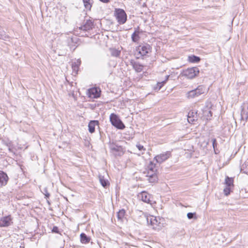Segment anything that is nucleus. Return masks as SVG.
<instances>
[{
	"label": "nucleus",
	"mask_w": 248,
	"mask_h": 248,
	"mask_svg": "<svg viewBox=\"0 0 248 248\" xmlns=\"http://www.w3.org/2000/svg\"><path fill=\"white\" fill-rule=\"evenodd\" d=\"M80 64V61H77V62H75L72 64V69L75 73H77L78 69V65Z\"/></svg>",
	"instance_id": "obj_23"
},
{
	"label": "nucleus",
	"mask_w": 248,
	"mask_h": 248,
	"mask_svg": "<svg viewBox=\"0 0 248 248\" xmlns=\"http://www.w3.org/2000/svg\"><path fill=\"white\" fill-rule=\"evenodd\" d=\"M241 116L242 120L246 121L248 119V103H244L242 106Z\"/></svg>",
	"instance_id": "obj_11"
},
{
	"label": "nucleus",
	"mask_w": 248,
	"mask_h": 248,
	"mask_svg": "<svg viewBox=\"0 0 248 248\" xmlns=\"http://www.w3.org/2000/svg\"><path fill=\"white\" fill-rule=\"evenodd\" d=\"M80 241L83 244L88 243L91 240L90 237L87 236V235L86 234H85L84 233H81L80 234Z\"/></svg>",
	"instance_id": "obj_17"
},
{
	"label": "nucleus",
	"mask_w": 248,
	"mask_h": 248,
	"mask_svg": "<svg viewBox=\"0 0 248 248\" xmlns=\"http://www.w3.org/2000/svg\"><path fill=\"white\" fill-rule=\"evenodd\" d=\"M169 77V76H167L165 80L157 83V85L159 86V89H160L161 87L165 83L166 81L168 80Z\"/></svg>",
	"instance_id": "obj_30"
},
{
	"label": "nucleus",
	"mask_w": 248,
	"mask_h": 248,
	"mask_svg": "<svg viewBox=\"0 0 248 248\" xmlns=\"http://www.w3.org/2000/svg\"><path fill=\"white\" fill-rule=\"evenodd\" d=\"M187 217L188 219H197L196 213H188L187 214Z\"/></svg>",
	"instance_id": "obj_27"
},
{
	"label": "nucleus",
	"mask_w": 248,
	"mask_h": 248,
	"mask_svg": "<svg viewBox=\"0 0 248 248\" xmlns=\"http://www.w3.org/2000/svg\"><path fill=\"white\" fill-rule=\"evenodd\" d=\"M100 90L97 88H93L89 90V96L91 98H96L100 95Z\"/></svg>",
	"instance_id": "obj_12"
},
{
	"label": "nucleus",
	"mask_w": 248,
	"mask_h": 248,
	"mask_svg": "<svg viewBox=\"0 0 248 248\" xmlns=\"http://www.w3.org/2000/svg\"><path fill=\"white\" fill-rule=\"evenodd\" d=\"M100 0L104 3H108L109 1V0Z\"/></svg>",
	"instance_id": "obj_35"
},
{
	"label": "nucleus",
	"mask_w": 248,
	"mask_h": 248,
	"mask_svg": "<svg viewBox=\"0 0 248 248\" xmlns=\"http://www.w3.org/2000/svg\"><path fill=\"white\" fill-rule=\"evenodd\" d=\"M84 6L87 9L90 10L92 7V0H82Z\"/></svg>",
	"instance_id": "obj_21"
},
{
	"label": "nucleus",
	"mask_w": 248,
	"mask_h": 248,
	"mask_svg": "<svg viewBox=\"0 0 248 248\" xmlns=\"http://www.w3.org/2000/svg\"><path fill=\"white\" fill-rule=\"evenodd\" d=\"M138 197L140 199L144 202L149 203L151 205H153L155 203V202L153 200V198L151 195L145 191L141 192L139 194Z\"/></svg>",
	"instance_id": "obj_8"
},
{
	"label": "nucleus",
	"mask_w": 248,
	"mask_h": 248,
	"mask_svg": "<svg viewBox=\"0 0 248 248\" xmlns=\"http://www.w3.org/2000/svg\"><path fill=\"white\" fill-rule=\"evenodd\" d=\"M199 73V68L194 67L184 70L182 73V76L188 79H192L197 76Z\"/></svg>",
	"instance_id": "obj_3"
},
{
	"label": "nucleus",
	"mask_w": 248,
	"mask_h": 248,
	"mask_svg": "<svg viewBox=\"0 0 248 248\" xmlns=\"http://www.w3.org/2000/svg\"><path fill=\"white\" fill-rule=\"evenodd\" d=\"M151 47L148 44L140 45L136 48V53L138 58L146 55L150 51Z\"/></svg>",
	"instance_id": "obj_5"
},
{
	"label": "nucleus",
	"mask_w": 248,
	"mask_h": 248,
	"mask_svg": "<svg viewBox=\"0 0 248 248\" xmlns=\"http://www.w3.org/2000/svg\"><path fill=\"white\" fill-rule=\"evenodd\" d=\"M170 152L167 151L165 153L157 155L155 157V159L157 163L160 164L169 158L170 157Z\"/></svg>",
	"instance_id": "obj_10"
},
{
	"label": "nucleus",
	"mask_w": 248,
	"mask_h": 248,
	"mask_svg": "<svg viewBox=\"0 0 248 248\" xmlns=\"http://www.w3.org/2000/svg\"><path fill=\"white\" fill-rule=\"evenodd\" d=\"M110 149L113 153L115 152H121L122 148L121 146L112 144L110 145Z\"/></svg>",
	"instance_id": "obj_20"
},
{
	"label": "nucleus",
	"mask_w": 248,
	"mask_h": 248,
	"mask_svg": "<svg viewBox=\"0 0 248 248\" xmlns=\"http://www.w3.org/2000/svg\"><path fill=\"white\" fill-rule=\"evenodd\" d=\"M208 113L210 114V116H212V113H211V111H209L208 112Z\"/></svg>",
	"instance_id": "obj_38"
},
{
	"label": "nucleus",
	"mask_w": 248,
	"mask_h": 248,
	"mask_svg": "<svg viewBox=\"0 0 248 248\" xmlns=\"http://www.w3.org/2000/svg\"><path fill=\"white\" fill-rule=\"evenodd\" d=\"M206 92H207V89L205 86L200 85L196 89L188 92L187 93V97L188 98H193L204 93Z\"/></svg>",
	"instance_id": "obj_2"
},
{
	"label": "nucleus",
	"mask_w": 248,
	"mask_h": 248,
	"mask_svg": "<svg viewBox=\"0 0 248 248\" xmlns=\"http://www.w3.org/2000/svg\"><path fill=\"white\" fill-rule=\"evenodd\" d=\"M45 196L46 197H48L49 196V194L48 193H46V194H45Z\"/></svg>",
	"instance_id": "obj_37"
},
{
	"label": "nucleus",
	"mask_w": 248,
	"mask_h": 248,
	"mask_svg": "<svg viewBox=\"0 0 248 248\" xmlns=\"http://www.w3.org/2000/svg\"><path fill=\"white\" fill-rule=\"evenodd\" d=\"M125 214V211L123 209L120 210L117 213V218L118 220H122L123 218H124Z\"/></svg>",
	"instance_id": "obj_24"
},
{
	"label": "nucleus",
	"mask_w": 248,
	"mask_h": 248,
	"mask_svg": "<svg viewBox=\"0 0 248 248\" xmlns=\"http://www.w3.org/2000/svg\"><path fill=\"white\" fill-rule=\"evenodd\" d=\"M157 169L155 164L152 162H150L149 165L145 168L143 171L145 176L147 178V180L150 183H155L157 181V176L156 173Z\"/></svg>",
	"instance_id": "obj_1"
},
{
	"label": "nucleus",
	"mask_w": 248,
	"mask_h": 248,
	"mask_svg": "<svg viewBox=\"0 0 248 248\" xmlns=\"http://www.w3.org/2000/svg\"><path fill=\"white\" fill-rule=\"evenodd\" d=\"M231 187L227 186L224 189V193L226 196H228L230 193Z\"/></svg>",
	"instance_id": "obj_29"
},
{
	"label": "nucleus",
	"mask_w": 248,
	"mask_h": 248,
	"mask_svg": "<svg viewBox=\"0 0 248 248\" xmlns=\"http://www.w3.org/2000/svg\"><path fill=\"white\" fill-rule=\"evenodd\" d=\"M189 60L192 62H200V58L199 57L193 55L189 57Z\"/></svg>",
	"instance_id": "obj_25"
},
{
	"label": "nucleus",
	"mask_w": 248,
	"mask_h": 248,
	"mask_svg": "<svg viewBox=\"0 0 248 248\" xmlns=\"http://www.w3.org/2000/svg\"><path fill=\"white\" fill-rule=\"evenodd\" d=\"M190 114H191L190 113H188V114L187 120L189 123H192L195 121V119L193 118V117H191V116L190 115Z\"/></svg>",
	"instance_id": "obj_31"
},
{
	"label": "nucleus",
	"mask_w": 248,
	"mask_h": 248,
	"mask_svg": "<svg viewBox=\"0 0 248 248\" xmlns=\"http://www.w3.org/2000/svg\"><path fill=\"white\" fill-rule=\"evenodd\" d=\"M139 31H135L132 35V40L134 42H137L140 39Z\"/></svg>",
	"instance_id": "obj_22"
},
{
	"label": "nucleus",
	"mask_w": 248,
	"mask_h": 248,
	"mask_svg": "<svg viewBox=\"0 0 248 248\" xmlns=\"http://www.w3.org/2000/svg\"><path fill=\"white\" fill-rule=\"evenodd\" d=\"M98 122L97 121H91L88 124L89 131L91 133H93L95 130V126L98 125Z\"/></svg>",
	"instance_id": "obj_16"
},
{
	"label": "nucleus",
	"mask_w": 248,
	"mask_h": 248,
	"mask_svg": "<svg viewBox=\"0 0 248 248\" xmlns=\"http://www.w3.org/2000/svg\"><path fill=\"white\" fill-rule=\"evenodd\" d=\"M212 144H213V148H214V150H215V147L217 146V145L216 140L215 139H213L212 140Z\"/></svg>",
	"instance_id": "obj_33"
},
{
	"label": "nucleus",
	"mask_w": 248,
	"mask_h": 248,
	"mask_svg": "<svg viewBox=\"0 0 248 248\" xmlns=\"http://www.w3.org/2000/svg\"><path fill=\"white\" fill-rule=\"evenodd\" d=\"M93 26V23L91 20H87L85 23L80 27L79 29L84 31H88L91 30Z\"/></svg>",
	"instance_id": "obj_14"
},
{
	"label": "nucleus",
	"mask_w": 248,
	"mask_h": 248,
	"mask_svg": "<svg viewBox=\"0 0 248 248\" xmlns=\"http://www.w3.org/2000/svg\"><path fill=\"white\" fill-rule=\"evenodd\" d=\"M146 220L148 224H150L153 229L155 230H159L161 229V225L155 217H148L146 218Z\"/></svg>",
	"instance_id": "obj_6"
},
{
	"label": "nucleus",
	"mask_w": 248,
	"mask_h": 248,
	"mask_svg": "<svg viewBox=\"0 0 248 248\" xmlns=\"http://www.w3.org/2000/svg\"><path fill=\"white\" fill-rule=\"evenodd\" d=\"M52 232H55V233H59V229L57 227L54 226L52 230Z\"/></svg>",
	"instance_id": "obj_34"
},
{
	"label": "nucleus",
	"mask_w": 248,
	"mask_h": 248,
	"mask_svg": "<svg viewBox=\"0 0 248 248\" xmlns=\"http://www.w3.org/2000/svg\"><path fill=\"white\" fill-rule=\"evenodd\" d=\"M8 38V36L5 34V32L0 29V39L6 40Z\"/></svg>",
	"instance_id": "obj_28"
},
{
	"label": "nucleus",
	"mask_w": 248,
	"mask_h": 248,
	"mask_svg": "<svg viewBox=\"0 0 248 248\" xmlns=\"http://www.w3.org/2000/svg\"><path fill=\"white\" fill-rule=\"evenodd\" d=\"M99 178L100 183L104 187H107L109 185V183L108 180L105 179L104 176L99 175Z\"/></svg>",
	"instance_id": "obj_18"
},
{
	"label": "nucleus",
	"mask_w": 248,
	"mask_h": 248,
	"mask_svg": "<svg viewBox=\"0 0 248 248\" xmlns=\"http://www.w3.org/2000/svg\"><path fill=\"white\" fill-rule=\"evenodd\" d=\"M8 177L6 173L0 170V187L7 184Z\"/></svg>",
	"instance_id": "obj_13"
},
{
	"label": "nucleus",
	"mask_w": 248,
	"mask_h": 248,
	"mask_svg": "<svg viewBox=\"0 0 248 248\" xmlns=\"http://www.w3.org/2000/svg\"><path fill=\"white\" fill-rule=\"evenodd\" d=\"M131 65L133 68L137 72H140L143 70V65L140 64L139 62H135L134 61L131 62Z\"/></svg>",
	"instance_id": "obj_15"
},
{
	"label": "nucleus",
	"mask_w": 248,
	"mask_h": 248,
	"mask_svg": "<svg viewBox=\"0 0 248 248\" xmlns=\"http://www.w3.org/2000/svg\"><path fill=\"white\" fill-rule=\"evenodd\" d=\"M115 14L116 19L120 24H123L126 22L127 16L124 10L116 9Z\"/></svg>",
	"instance_id": "obj_7"
},
{
	"label": "nucleus",
	"mask_w": 248,
	"mask_h": 248,
	"mask_svg": "<svg viewBox=\"0 0 248 248\" xmlns=\"http://www.w3.org/2000/svg\"><path fill=\"white\" fill-rule=\"evenodd\" d=\"M12 217L11 215L3 217L0 218V227H6L12 223Z\"/></svg>",
	"instance_id": "obj_9"
},
{
	"label": "nucleus",
	"mask_w": 248,
	"mask_h": 248,
	"mask_svg": "<svg viewBox=\"0 0 248 248\" xmlns=\"http://www.w3.org/2000/svg\"><path fill=\"white\" fill-rule=\"evenodd\" d=\"M233 179L232 177L226 176L225 180V184L227 186L231 187L233 186Z\"/></svg>",
	"instance_id": "obj_19"
},
{
	"label": "nucleus",
	"mask_w": 248,
	"mask_h": 248,
	"mask_svg": "<svg viewBox=\"0 0 248 248\" xmlns=\"http://www.w3.org/2000/svg\"><path fill=\"white\" fill-rule=\"evenodd\" d=\"M189 113H191L190 115L191 116V117H194V115H193L194 112H190Z\"/></svg>",
	"instance_id": "obj_36"
},
{
	"label": "nucleus",
	"mask_w": 248,
	"mask_h": 248,
	"mask_svg": "<svg viewBox=\"0 0 248 248\" xmlns=\"http://www.w3.org/2000/svg\"><path fill=\"white\" fill-rule=\"evenodd\" d=\"M109 118L111 124L117 128L123 129L125 127L124 124L120 120L118 116L114 113H111Z\"/></svg>",
	"instance_id": "obj_4"
},
{
	"label": "nucleus",
	"mask_w": 248,
	"mask_h": 248,
	"mask_svg": "<svg viewBox=\"0 0 248 248\" xmlns=\"http://www.w3.org/2000/svg\"><path fill=\"white\" fill-rule=\"evenodd\" d=\"M110 50L112 56L114 57L119 56L120 54V51L114 48L110 49Z\"/></svg>",
	"instance_id": "obj_26"
},
{
	"label": "nucleus",
	"mask_w": 248,
	"mask_h": 248,
	"mask_svg": "<svg viewBox=\"0 0 248 248\" xmlns=\"http://www.w3.org/2000/svg\"><path fill=\"white\" fill-rule=\"evenodd\" d=\"M136 146L140 151L145 150V149L144 148V147L142 145H140V144H137L136 145Z\"/></svg>",
	"instance_id": "obj_32"
}]
</instances>
